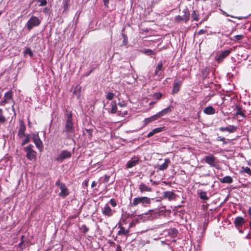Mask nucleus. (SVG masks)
<instances>
[{
    "label": "nucleus",
    "instance_id": "nucleus-1",
    "mask_svg": "<svg viewBox=\"0 0 251 251\" xmlns=\"http://www.w3.org/2000/svg\"><path fill=\"white\" fill-rule=\"evenodd\" d=\"M64 132L66 133L67 137L69 138H71L74 135L75 128L71 113L67 115V119L65 123Z\"/></svg>",
    "mask_w": 251,
    "mask_h": 251
},
{
    "label": "nucleus",
    "instance_id": "nucleus-2",
    "mask_svg": "<svg viewBox=\"0 0 251 251\" xmlns=\"http://www.w3.org/2000/svg\"><path fill=\"white\" fill-rule=\"evenodd\" d=\"M33 145L30 144L24 148V151L26 152V156L27 158L30 160H35L37 158V152L33 150Z\"/></svg>",
    "mask_w": 251,
    "mask_h": 251
},
{
    "label": "nucleus",
    "instance_id": "nucleus-3",
    "mask_svg": "<svg viewBox=\"0 0 251 251\" xmlns=\"http://www.w3.org/2000/svg\"><path fill=\"white\" fill-rule=\"evenodd\" d=\"M204 161L205 163L209 165L211 167H215L216 169L220 168L218 160L216 157L212 154L205 156Z\"/></svg>",
    "mask_w": 251,
    "mask_h": 251
},
{
    "label": "nucleus",
    "instance_id": "nucleus-4",
    "mask_svg": "<svg viewBox=\"0 0 251 251\" xmlns=\"http://www.w3.org/2000/svg\"><path fill=\"white\" fill-rule=\"evenodd\" d=\"M41 23V20L37 17L32 16L26 24V27L28 30H30L35 26H38Z\"/></svg>",
    "mask_w": 251,
    "mask_h": 251
},
{
    "label": "nucleus",
    "instance_id": "nucleus-5",
    "mask_svg": "<svg viewBox=\"0 0 251 251\" xmlns=\"http://www.w3.org/2000/svg\"><path fill=\"white\" fill-rule=\"evenodd\" d=\"M55 185L59 187L61 190L59 194L60 197L65 198L69 195V191L64 183L60 182L59 180H57L55 183Z\"/></svg>",
    "mask_w": 251,
    "mask_h": 251
},
{
    "label": "nucleus",
    "instance_id": "nucleus-6",
    "mask_svg": "<svg viewBox=\"0 0 251 251\" xmlns=\"http://www.w3.org/2000/svg\"><path fill=\"white\" fill-rule=\"evenodd\" d=\"M150 202V199L146 197L135 198L133 199L131 205L136 206L139 204H149Z\"/></svg>",
    "mask_w": 251,
    "mask_h": 251
},
{
    "label": "nucleus",
    "instance_id": "nucleus-7",
    "mask_svg": "<svg viewBox=\"0 0 251 251\" xmlns=\"http://www.w3.org/2000/svg\"><path fill=\"white\" fill-rule=\"evenodd\" d=\"M72 156L71 151L64 150L58 154L55 160L59 162H62L64 159L70 158Z\"/></svg>",
    "mask_w": 251,
    "mask_h": 251
},
{
    "label": "nucleus",
    "instance_id": "nucleus-8",
    "mask_svg": "<svg viewBox=\"0 0 251 251\" xmlns=\"http://www.w3.org/2000/svg\"><path fill=\"white\" fill-rule=\"evenodd\" d=\"M13 92L9 90L4 94L3 100L0 101V106H4L6 103H8L10 100H13Z\"/></svg>",
    "mask_w": 251,
    "mask_h": 251
},
{
    "label": "nucleus",
    "instance_id": "nucleus-9",
    "mask_svg": "<svg viewBox=\"0 0 251 251\" xmlns=\"http://www.w3.org/2000/svg\"><path fill=\"white\" fill-rule=\"evenodd\" d=\"M231 50H227L222 51L220 53L215 56V60L218 63L222 62L224 59L230 53Z\"/></svg>",
    "mask_w": 251,
    "mask_h": 251
},
{
    "label": "nucleus",
    "instance_id": "nucleus-10",
    "mask_svg": "<svg viewBox=\"0 0 251 251\" xmlns=\"http://www.w3.org/2000/svg\"><path fill=\"white\" fill-rule=\"evenodd\" d=\"M245 222L246 220L243 217L241 216H238L235 218L233 224L235 227L237 229H239L242 228L243 226L245 223Z\"/></svg>",
    "mask_w": 251,
    "mask_h": 251
},
{
    "label": "nucleus",
    "instance_id": "nucleus-11",
    "mask_svg": "<svg viewBox=\"0 0 251 251\" xmlns=\"http://www.w3.org/2000/svg\"><path fill=\"white\" fill-rule=\"evenodd\" d=\"M33 142L35 144L36 147L40 151L43 148V144L38 134H33L32 135Z\"/></svg>",
    "mask_w": 251,
    "mask_h": 251
},
{
    "label": "nucleus",
    "instance_id": "nucleus-12",
    "mask_svg": "<svg viewBox=\"0 0 251 251\" xmlns=\"http://www.w3.org/2000/svg\"><path fill=\"white\" fill-rule=\"evenodd\" d=\"M25 129L26 126L23 121L20 120L18 131V136L20 138H23L25 136Z\"/></svg>",
    "mask_w": 251,
    "mask_h": 251
},
{
    "label": "nucleus",
    "instance_id": "nucleus-13",
    "mask_svg": "<svg viewBox=\"0 0 251 251\" xmlns=\"http://www.w3.org/2000/svg\"><path fill=\"white\" fill-rule=\"evenodd\" d=\"M114 212V211L111 209L108 204H105L103 207L102 208V213L105 216L111 217L113 215Z\"/></svg>",
    "mask_w": 251,
    "mask_h": 251
},
{
    "label": "nucleus",
    "instance_id": "nucleus-14",
    "mask_svg": "<svg viewBox=\"0 0 251 251\" xmlns=\"http://www.w3.org/2000/svg\"><path fill=\"white\" fill-rule=\"evenodd\" d=\"M139 161V159L138 157L136 156H134L132 157L130 160H129L126 165V166L127 168H131L134 166H135L137 164H138Z\"/></svg>",
    "mask_w": 251,
    "mask_h": 251
},
{
    "label": "nucleus",
    "instance_id": "nucleus-15",
    "mask_svg": "<svg viewBox=\"0 0 251 251\" xmlns=\"http://www.w3.org/2000/svg\"><path fill=\"white\" fill-rule=\"evenodd\" d=\"M183 80V78H182L179 80L176 81L174 84V93H176L179 91L180 88L182 85Z\"/></svg>",
    "mask_w": 251,
    "mask_h": 251
},
{
    "label": "nucleus",
    "instance_id": "nucleus-16",
    "mask_svg": "<svg viewBox=\"0 0 251 251\" xmlns=\"http://www.w3.org/2000/svg\"><path fill=\"white\" fill-rule=\"evenodd\" d=\"M171 112V107H168L167 108L164 109L162 111L159 112L156 115L157 116L158 119L160 117L165 115L168 113H170Z\"/></svg>",
    "mask_w": 251,
    "mask_h": 251
},
{
    "label": "nucleus",
    "instance_id": "nucleus-17",
    "mask_svg": "<svg viewBox=\"0 0 251 251\" xmlns=\"http://www.w3.org/2000/svg\"><path fill=\"white\" fill-rule=\"evenodd\" d=\"M236 115H240L243 118H245L246 117L245 115V110H244L242 106L240 105H236Z\"/></svg>",
    "mask_w": 251,
    "mask_h": 251
},
{
    "label": "nucleus",
    "instance_id": "nucleus-18",
    "mask_svg": "<svg viewBox=\"0 0 251 251\" xmlns=\"http://www.w3.org/2000/svg\"><path fill=\"white\" fill-rule=\"evenodd\" d=\"M139 189L141 193L144 192H151L152 191L151 188L148 187L144 183H141Z\"/></svg>",
    "mask_w": 251,
    "mask_h": 251
},
{
    "label": "nucleus",
    "instance_id": "nucleus-19",
    "mask_svg": "<svg viewBox=\"0 0 251 251\" xmlns=\"http://www.w3.org/2000/svg\"><path fill=\"white\" fill-rule=\"evenodd\" d=\"M203 111L206 115H213L215 113V109L212 106L204 108Z\"/></svg>",
    "mask_w": 251,
    "mask_h": 251
},
{
    "label": "nucleus",
    "instance_id": "nucleus-20",
    "mask_svg": "<svg viewBox=\"0 0 251 251\" xmlns=\"http://www.w3.org/2000/svg\"><path fill=\"white\" fill-rule=\"evenodd\" d=\"M163 70V65L161 62L158 63L154 71V75L156 76H160Z\"/></svg>",
    "mask_w": 251,
    "mask_h": 251
},
{
    "label": "nucleus",
    "instance_id": "nucleus-21",
    "mask_svg": "<svg viewBox=\"0 0 251 251\" xmlns=\"http://www.w3.org/2000/svg\"><path fill=\"white\" fill-rule=\"evenodd\" d=\"M220 181L223 183L230 184L233 182V179L230 176H226L223 178H220Z\"/></svg>",
    "mask_w": 251,
    "mask_h": 251
},
{
    "label": "nucleus",
    "instance_id": "nucleus-22",
    "mask_svg": "<svg viewBox=\"0 0 251 251\" xmlns=\"http://www.w3.org/2000/svg\"><path fill=\"white\" fill-rule=\"evenodd\" d=\"M245 37V34H239L233 36L230 38V39L234 42H237L240 40H242Z\"/></svg>",
    "mask_w": 251,
    "mask_h": 251
},
{
    "label": "nucleus",
    "instance_id": "nucleus-23",
    "mask_svg": "<svg viewBox=\"0 0 251 251\" xmlns=\"http://www.w3.org/2000/svg\"><path fill=\"white\" fill-rule=\"evenodd\" d=\"M158 119L157 116L155 115L151 116V117L146 118L144 120L145 125H147L148 124L151 123L155 120Z\"/></svg>",
    "mask_w": 251,
    "mask_h": 251
},
{
    "label": "nucleus",
    "instance_id": "nucleus-24",
    "mask_svg": "<svg viewBox=\"0 0 251 251\" xmlns=\"http://www.w3.org/2000/svg\"><path fill=\"white\" fill-rule=\"evenodd\" d=\"M198 194L201 199L204 201H207L209 199L206 192L201 190L200 192H198Z\"/></svg>",
    "mask_w": 251,
    "mask_h": 251
},
{
    "label": "nucleus",
    "instance_id": "nucleus-25",
    "mask_svg": "<svg viewBox=\"0 0 251 251\" xmlns=\"http://www.w3.org/2000/svg\"><path fill=\"white\" fill-rule=\"evenodd\" d=\"M182 17V21H184L185 23L189 20L190 13L187 9L184 10V14Z\"/></svg>",
    "mask_w": 251,
    "mask_h": 251
},
{
    "label": "nucleus",
    "instance_id": "nucleus-26",
    "mask_svg": "<svg viewBox=\"0 0 251 251\" xmlns=\"http://www.w3.org/2000/svg\"><path fill=\"white\" fill-rule=\"evenodd\" d=\"M240 174L246 173L249 176H251V169L248 167L243 166L241 168V170L240 171Z\"/></svg>",
    "mask_w": 251,
    "mask_h": 251
},
{
    "label": "nucleus",
    "instance_id": "nucleus-27",
    "mask_svg": "<svg viewBox=\"0 0 251 251\" xmlns=\"http://www.w3.org/2000/svg\"><path fill=\"white\" fill-rule=\"evenodd\" d=\"M6 121V119L3 114V110L2 109H0V126L4 124Z\"/></svg>",
    "mask_w": 251,
    "mask_h": 251
},
{
    "label": "nucleus",
    "instance_id": "nucleus-28",
    "mask_svg": "<svg viewBox=\"0 0 251 251\" xmlns=\"http://www.w3.org/2000/svg\"><path fill=\"white\" fill-rule=\"evenodd\" d=\"M120 229L118 231V234L119 235H127L129 233V230L128 229H126L124 227L120 226Z\"/></svg>",
    "mask_w": 251,
    "mask_h": 251
},
{
    "label": "nucleus",
    "instance_id": "nucleus-29",
    "mask_svg": "<svg viewBox=\"0 0 251 251\" xmlns=\"http://www.w3.org/2000/svg\"><path fill=\"white\" fill-rule=\"evenodd\" d=\"M110 110L109 112L111 113H115L117 111V106L116 101H112L110 104Z\"/></svg>",
    "mask_w": 251,
    "mask_h": 251
},
{
    "label": "nucleus",
    "instance_id": "nucleus-30",
    "mask_svg": "<svg viewBox=\"0 0 251 251\" xmlns=\"http://www.w3.org/2000/svg\"><path fill=\"white\" fill-rule=\"evenodd\" d=\"M200 15L199 12L196 10H193L191 14V17L193 20L198 21L199 20Z\"/></svg>",
    "mask_w": 251,
    "mask_h": 251
},
{
    "label": "nucleus",
    "instance_id": "nucleus-31",
    "mask_svg": "<svg viewBox=\"0 0 251 251\" xmlns=\"http://www.w3.org/2000/svg\"><path fill=\"white\" fill-rule=\"evenodd\" d=\"M165 198H168L169 200L171 201L173 199V192H165L164 193Z\"/></svg>",
    "mask_w": 251,
    "mask_h": 251
},
{
    "label": "nucleus",
    "instance_id": "nucleus-32",
    "mask_svg": "<svg viewBox=\"0 0 251 251\" xmlns=\"http://www.w3.org/2000/svg\"><path fill=\"white\" fill-rule=\"evenodd\" d=\"M228 132L229 133H233L236 131L237 127L232 125H229L228 126Z\"/></svg>",
    "mask_w": 251,
    "mask_h": 251
},
{
    "label": "nucleus",
    "instance_id": "nucleus-33",
    "mask_svg": "<svg viewBox=\"0 0 251 251\" xmlns=\"http://www.w3.org/2000/svg\"><path fill=\"white\" fill-rule=\"evenodd\" d=\"M29 142V136L27 135V136H25V138L23 140V142H22V143L21 144V146H23L25 144L28 143Z\"/></svg>",
    "mask_w": 251,
    "mask_h": 251
},
{
    "label": "nucleus",
    "instance_id": "nucleus-34",
    "mask_svg": "<svg viewBox=\"0 0 251 251\" xmlns=\"http://www.w3.org/2000/svg\"><path fill=\"white\" fill-rule=\"evenodd\" d=\"M118 113L119 115L122 116V117H125L127 114V110H119L118 111Z\"/></svg>",
    "mask_w": 251,
    "mask_h": 251
},
{
    "label": "nucleus",
    "instance_id": "nucleus-35",
    "mask_svg": "<svg viewBox=\"0 0 251 251\" xmlns=\"http://www.w3.org/2000/svg\"><path fill=\"white\" fill-rule=\"evenodd\" d=\"M115 95L114 93L111 92H108L106 95V98L107 99L109 100H112L114 98Z\"/></svg>",
    "mask_w": 251,
    "mask_h": 251
},
{
    "label": "nucleus",
    "instance_id": "nucleus-36",
    "mask_svg": "<svg viewBox=\"0 0 251 251\" xmlns=\"http://www.w3.org/2000/svg\"><path fill=\"white\" fill-rule=\"evenodd\" d=\"M144 52L145 54H146L147 55H149L155 54L154 52H153V51H152V50H151L150 49H145V50H144Z\"/></svg>",
    "mask_w": 251,
    "mask_h": 251
},
{
    "label": "nucleus",
    "instance_id": "nucleus-37",
    "mask_svg": "<svg viewBox=\"0 0 251 251\" xmlns=\"http://www.w3.org/2000/svg\"><path fill=\"white\" fill-rule=\"evenodd\" d=\"M161 97H162V94L160 93H156L153 96V99L157 100H159Z\"/></svg>",
    "mask_w": 251,
    "mask_h": 251
},
{
    "label": "nucleus",
    "instance_id": "nucleus-38",
    "mask_svg": "<svg viewBox=\"0 0 251 251\" xmlns=\"http://www.w3.org/2000/svg\"><path fill=\"white\" fill-rule=\"evenodd\" d=\"M80 229L82 230V232H83V233H87V232L88 231V230H89V228H88L86 226V225H83L81 226V227Z\"/></svg>",
    "mask_w": 251,
    "mask_h": 251
},
{
    "label": "nucleus",
    "instance_id": "nucleus-39",
    "mask_svg": "<svg viewBox=\"0 0 251 251\" xmlns=\"http://www.w3.org/2000/svg\"><path fill=\"white\" fill-rule=\"evenodd\" d=\"M38 2H39L40 6H45L47 4V0H38Z\"/></svg>",
    "mask_w": 251,
    "mask_h": 251
},
{
    "label": "nucleus",
    "instance_id": "nucleus-40",
    "mask_svg": "<svg viewBox=\"0 0 251 251\" xmlns=\"http://www.w3.org/2000/svg\"><path fill=\"white\" fill-rule=\"evenodd\" d=\"M109 203L113 207H115L117 205L116 201L114 199H110L109 201Z\"/></svg>",
    "mask_w": 251,
    "mask_h": 251
},
{
    "label": "nucleus",
    "instance_id": "nucleus-41",
    "mask_svg": "<svg viewBox=\"0 0 251 251\" xmlns=\"http://www.w3.org/2000/svg\"><path fill=\"white\" fill-rule=\"evenodd\" d=\"M163 127H157V128H154L152 130L153 131L154 133L155 134V133H159V132L162 131L163 130Z\"/></svg>",
    "mask_w": 251,
    "mask_h": 251
},
{
    "label": "nucleus",
    "instance_id": "nucleus-42",
    "mask_svg": "<svg viewBox=\"0 0 251 251\" xmlns=\"http://www.w3.org/2000/svg\"><path fill=\"white\" fill-rule=\"evenodd\" d=\"M219 130L221 131V132H225V131L228 132V126L226 127H223V126L220 127L219 128Z\"/></svg>",
    "mask_w": 251,
    "mask_h": 251
},
{
    "label": "nucleus",
    "instance_id": "nucleus-43",
    "mask_svg": "<svg viewBox=\"0 0 251 251\" xmlns=\"http://www.w3.org/2000/svg\"><path fill=\"white\" fill-rule=\"evenodd\" d=\"M207 32V31L206 30H204V29H201L200 30H199L197 34L198 35H201V34H205Z\"/></svg>",
    "mask_w": 251,
    "mask_h": 251
},
{
    "label": "nucleus",
    "instance_id": "nucleus-44",
    "mask_svg": "<svg viewBox=\"0 0 251 251\" xmlns=\"http://www.w3.org/2000/svg\"><path fill=\"white\" fill-rule=\"evenodd\" d=\"M216 140H217V141H225V138L223 137H222V136H218Z\"/></svg>",
    "mask_w": 251,
    "mask_h": 251
},
{
    "label": "nucleus",
    "instance_id": "nucleus-45",
    "mask_svg": "<svg viewBox=\"0 0 251 251\" xmlns=\"http://www.w3.org/2000/svg\"><path fill=\"white\" fill-rule=\"evenodd\" d=\"M25 53L30 54V56H32V52L31 50L28 48L26 50Z\"/></svg>",
    "mask_w": 251,
    "mask_h": 251
},
{
    "label": "nucleus",
    "instance_id": "nucleus-46",
    "mask_svg": "<svg viewBox=\"0 0 251 251\" xmlns=\"http://www.w3.org/2000/svg\"><path fill=\"white\" fill-rule=\"evenodd\" d=\"M182 17H181L180 16H177L176 17L175 20L176 22H179V21H180L182 20Z\"/></svg>",
    "mask_w": 251,
    "mask_h": 251
},
{
    "label": "nucleus",
    "instance_id": "nucleus-47",
    "mask_svg": "<svg viewBox=\"0 0 251 251\" xmlns=\"http://www.w3.org/2000/svg\"><path fill=\"white\" fill-rule=\"evenodd\" d=\"M167 165L165 163H164L160 166V169L161 170H164L167 168Z\"/></svg>",
    "mask_w": 251,
    "mask_h": 251
},
{
    "label": "nucleus",
    "instance_id": "nucleus-48",
    "mask_svg": "<svg viewBox=\"0 0 251 251\" xmlns=\"http://www.w3.org/2000/svg\"><path fill=\"white\" fill-rule=\"evenodd\" d=\"M109 178H110L109 176L105 175L104 176V182L105 183L107 182L109 179Z\"/></svg>",
    "mask_w": 251,
    "mask_h": 251
},
{
    "label": "nucleus",
    "instance_id": "nucleus-49",
    "mask_svg": "<svg viewBox=\"0 0 251 251\" xmlns=\"http://www.w3.org/2000/svg\"><path fill=\"white\" fill-rule=\"evenodd\" d=\"M154 134V132L153 130H152L150 132L148 135H147V137L149 138V137H151V136H152V135H153Z\"/></svg>",
    "mask_w": 251,
    "mask_h": 251
},
{
    "label": "nucleus",
    "instance_id": "nucleus-50",
    "mask_svg": "<svg viewBox=\"0 0 251 251\" xmlns=\"http://www.w3.org/2000/svg\"><path fill=\"white\" fill-rule=\"evenodd\" d=\"M104 5L107 6L108 3H109V0H103Z\"/></svg>",
    "mask_w": 251,
    "mask_h": 251
},
{
    "label": "nucleus",
    "instance_id": "nucleus-51",
    "mask_svg": "<svg viewBox=\"0 0 251 251\" xmlns=\"http://www.w3.org/2000/svg\"><path fill=\"white\" fill-rule=\"evenodd\" d=\"M248 212V214H249V215L250 216V219H251V207H250L249 208Z\"/></svg>",
    "mask_w": 251,
    "mask_h": 251
},
{
    "label": "nucleus",
    "instance_id": "nucleus-52",
    "mask_svg": "<svg viewBox=\"0 0 251 251\" xmlns=\"http://www.w3.org/2000/svg\"><path fill=\"white\" fill-rule=\"evenodd\" d=\"M68 1H69V0H66V3L64 4V8H66L68 7V5L67 3Z\"/></svg>",
    "mask_w": 251,
    "mask_h": 251
},
{
    "label": "nucleus",
    "instance_id": "nucleus-53",
    "mask_svg": "<svg viewBox=\"0 0 251 251\" xmlns=\"http://www.w3.org/2000/svg\"><path fill=\"white\" fill-rule=\"evenodd\" d=\"M96 185V183L95 181H93V182L92 183V184H91V186L92 187H94V186H95Z\"/></svg>",
    "mask_w": 251,
    "mask_h": 251
},
{
    "label": "nucleus",
    "instance_id": "nucleus-54",
    "mask_svg": "<svg viewBox=\"0 0 251 251\" xmlns=\"http://www.w3.org/2000/svg\"><path fill=\"white\" fill-rule=\"evenodd\" d=\"M173 232H174V236H175V234L177 232V230L175 228H174V230H173Z\"/></svg>",
    "mask_w": 251,
    "mask_h": 251
},
{
    "label": "nucleus",
    "instance_id": "nucleus-55",
    "mask_svg": "<svg viewBox=\"0 0 251 251\" xmlns=\"http://www.w3.org/2000/svg\"><path fill=\"white\" fill-rule=\"evenodd\" d=\"M123 42L124 43V44L126 43V38H124Z\"/></svg>",
    "mask_w": 251,
    "mask_h": 251
},
{
    "label": "nucleus",
    "instance_id": "nucleus-56",
    "mask_svg": "<svg viewBox=\"0 0 251 251\" xmlns=\"http://www.w3.org/2000/svg\"><path fill=\"white\" fill-rule=\"evenodd\" d=\"M223 144H227V142L226 141V140H225V141H223Z\"/></svg>",
    "mask_w": 251,
    "mask_h": 251
},
{
    "label": "nucleus",
    "instance_id": "nucleus-57",
    "mask_svg": "<svg viewBox=\"0 0 251 251\" xmlns=\"http://www.w3.org/2000/svg\"><path fill=\"white\" fill-rule=\"evenodd\" d=\"M206 227V226H205V225H204V226H203V230H204V231H205Z\"/></svg>",
    "mask_w": 251,
    "mask_h": 251
},
{
    "label": "nucleus",
    "instance_id": "nucleus-58",
    "mask_svg": "<svg viewBox=\"0 0 251 251\" xmlns=\"http://www.w3.org/2000/svg\"><path fill=\"white\" fill-rule=\"evenodd\" d=\"M13 105H12V109H13V110H14V100H13Z\"/></svg>",
    "mask_w": 251,
    "mask_h": 251
},
{
    "label": "nucleus",
    "instance_id": "nucleus-59",
    "mask_svg": "<svg viewBox=\"0 0 251 251\" xmlns=\"http://www.w3.org/2000/svg\"><path fill=\"white\" fill-rule=\"evenodd\" d=\"M249 226L250 227V228L251 229V221L249 222Z\"/></svg>",
    "mask_w": 251,
    "mask_h": 251
},
{
    "label": "nucleus",
    "instance_id": "nucleus-60",
    "mask_svg": "<svg viewBox=\"0 0 251 251\" xmlns=\"http://www.w3.org/2000/svg\"><path fill=\"white\" fill-rule=\"evenodd\" d=\"M47 10H48V8H44V12H46V11H47Z\"/></svg>",
    "mask_w": 251,
    "mask_h": 251
},
{
    "label": "nucleus",
    "instance_id": "nucleus-61",
    "mask_svg": "<svg viewBox=\"0 0 251 251\" xmlns=\"http://www.w3.org/2000/svg\"><path fill=\"white\" fill-rule=\"evenodd\" d=\"M119 105H120V106H121V107H122L123 106H126V105H125V104H119Z\"/></svg>",
    "mask_w": 251,
    "mask_h": 251
},
{
    "label": "nucleus",
    "instance_id": "nucleus-62",
    "mask_svg": "<svg viewBox=\"0 0 251 251\" xmlns=\"http://www.w3.org/2000/svg\"><path fill=\"white\" fill-rule=\"evenodd\" d=\"M173 196H174V198H175V194H174H174H173Z\"/></svg>",
    "mask_w": 251,
    "mask_h": 251
}]
</instances>
